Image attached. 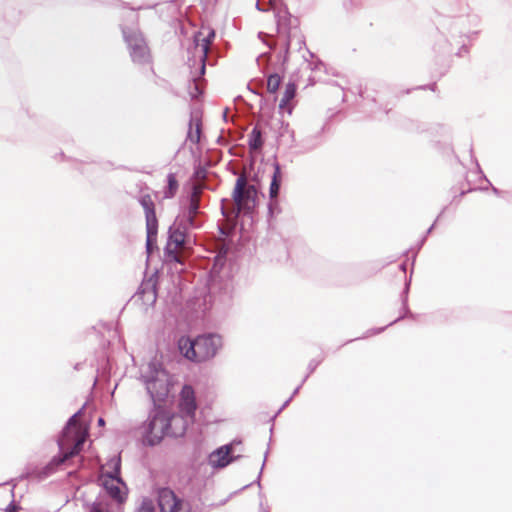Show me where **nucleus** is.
Listing matches in <instances>:
<instances>
[{"label": "nucleus", "mask_w": 512, "mask_h": 512, "mask_svg": "<svg viewBox=\"0 0 512 512\" xmlns=\"http://www.w3.org/2000/svg\"><path fill=\"white\" fill-rule=\"evenodd\" d=\"M265 461H266V458H265V459H264V461H263V464H262L261 470H263V467H264V465H265ZM261 474H262V471H260V472H259V475H258L257 480H256V482L258 483V485H260V477H261Z\"/></svg>", "instance_id": "nucleus-36"}, {"label": "nucleus", "mask_w": 512, "mask_h": 512, "mask_svg": "<svg viewBox=\"0 0 512 512\" xmlns=\"http://www.w3.org/2000/svg\"><path fill=\"white\" fill-rule=\"evenodd\" d=\"M178 187H179V184H178L175 174L169 173L167 175V186L163 192L164 198H166V199L173 198L177 193Z\"/></svg>", "instance_id": "nucleus-21"}, {"label": "nucleus", "mask_w": 512, "mask_h": 512, "mask_svg": "<svg viewBox=\"0 0 512 512\" xmlns=\"http://www.w3.org/2000/svg\"><path fill=\"white\" fill-rule=\"evenodd\" d=\"M278 207V200L277 198L275 199H270V202H269V205H268V209H269V214L272 216L273 213H274V209Z\"/></svg>", "instance_id": "nucleus-31"}, {"label": "nucleus", "mask_w": 512, "mask_h": 512, "mask_svg": "<svg viewBox=\"0 0 512 512\" xmlns=\"http://www.w3.org/2000/svg\"><path fill=\"white\" fill-rule=\"evenodd\" d=\"M186 235L187 232L180 227H176L174 222L169 227L168 240L164 248L165 255L168 259L175 262H180L177 249L184 245Z\"/></svg>", "instance_id": "nucleus-10"}, {"label": "nucleus", "mask_w": 512, "mask_h": 512, "mask_svg": "<svg viewBox=\"0 0 512 512\" xmlns=\"http://www.w3.org/2000/svg\"><path fill=\"white\" fill-rule=\"evenodd\" d=\"M492 191H493V193H494V194H496V195H499V194H500L499 189H498V188H496V187H492Z\"/></svg>", "instance_id": "nucleus-39"}, {"label": "nucleus", "mask_w": 512, "mask_h": 512, "mask_svg": "<svg viewBox=\"0 0 512 512\" xmlns=\"http://www.w3.org/2000/svg\"><path fill=\"white\" fill-rule=\"evenodd\" d=\"M81 412L82 409L74 413L61 431L57 440L59 454L55 455L43 468L42 474L44 476H49L56 472L60 465L79 454L82 450L86 434L81 431L80 427H77V418Z\"/></svg>", "instance_id": "nucleus-2"}, {"label": "nucleus", "mask_w": 512, "mask_h": 512, "mask_svg": "<svg viewBox=\"0 0 512 512\" xmlns=\"http://www.w3.org/2000/svg\"><path fill=\"white\" fill-rule=\"evenodd\" d=\"M434 228V224L427 230V234L431 233L432 229Z\"/></svg>", "instance_id": "nucleus-42"}, {"label": "nucleus", "mask_w": 512, "mask_h": 512, "mask_svg": "<svg viewBox=\"0 0 512 512\" xmlns=\"http://www.w3.org/2000/svg\"><path fill=\"white\" fill-rule=\"evenodd\" d=\"M120 458L114 464V470L107 472L102 479V486L106 494L115 500L117 503H123L126 500V494L123 493L119 487V484L125 486L123 480L120 477Z\"/></svg>", "instance_id": "nucleus-9"}, {"label": "nucleus", "mask_w": 512, "mask_h": 512, "mask_svg": "<svg viewBox=\"0 0 512 512\" xmlns=\"http://www.w3.org/2000/svg\"><path fill=\"white\" fill-rule=\"evenodd\" d=\"M137 512H155L153 500L150 498H144L138 507Z\"/></svg>", "instance_id": "nucleus-27"}, {"label": "nucleus", "mask_w": 512, "mask_h": 512, "mask_svg": "<svg viewBox=\"0 0 512 512\" xmlns=\"http://www.w3.org/2000/svg\"><path fill=\"white\" fill-rule=\"evenodd\" d=\"M280 185H281V168L279 163H274V173L272 176L270 188H269V195L270 199L277 198L279 191H280Z\"/></svg>", "instance_id": "nucleus-19"}, {"label": "nucleus", "mask_w": 512, "mask_h": 512, "mask_svg": "<svg viewBox=\"0 0 512 512\" xmlns=\"http://www.w3.org/2000/svg\"><path fill=\"white\" fill-rule=\"evenodd\" d=\"M262 131L260 128L255 126L250 134L248 135V146L252 151H258L263 146Z\"/></svg>", "instance_id": "nucleus-20"}, {"label": "nucleus", "mask_w": 512, "mask_h": 512, "mask_svg": "<svg viewBox=\"0 0 512 512\" xmlns=\"http://www.w3.org/2000/svg\"><path fill=\"white\" fill-rule=\"evenodd\" d=\"M280 47L283 49V51H279L277 57H278V60L281 62V66L285 69V65L288 62L290 48H286V47H282V46H280Z\"/></svg>", "instance_id": "nucleus-28"}, {"label": "nucleus", "mask_w": 512, "mask_h": 512, "mask_svg": "<svg viewBox=\"0 0 512 512\" xmlns=\"http://www.w3.org/2000/svg\"><path fill=\"white\" fill-rule=\"evenodd\" d=\"M400 269L405 272L406 271V264L405 263L401 264L400 265Z\"/></svg>", "instance_id": "nucleus-40"}, {"label": "nucleus", "mask_w": 512, "mask_h": 512, "mask_svg": "<svg viewBox=\"0 0 512 512\" xmlns=\"http://www.w3.org/2000/svg\"><path fill=\"white\" fill-rule=\"evenodd\" d=\"M124 40L128 46L130 57L134 63L146 64L151 60L147 43L138 29L122 28Z\"/></svg>", "instance_id": "nucleus-7"}, {"label": "nucleus", "mask_w": 512, "mask_h": 512, "mask_svg": "<svg viewBox=\"0 0 512 512\" xmlns=\"http://www.w3.org/2000/svg\"><path fill=\"white\" fill-rule=\"evenodd\" d=\"M269 55H270L269 53H263V54H261V55L259 56L258 60H259L260 58H264V57L269 56Z\"/></svg>", "instance_id": "nucleus-41"}, {"label": "nucleus", "mask_w": 512, "mask_h": 512, "mask_svg": "<svg viewBox=\"0 0 512 512\" xmlns=\"http://www.w3.org/2000/svg\"><path fill=\"white\" fill-rule=\"evenodd\" d=\"M157 231L158 224L153 225V228H151L149 225H146V251L148 254L152 253L154 244L156 243Z\"/></svg>", "instance_id": "nucleus-23"}, {"label": "nucleus", "mask_w": 512, "mask_h": 512, "mask_svg": "<svg viewBox=\"0 0 512 512\" xmlns=\"http://www.w3.org/2000/svg\"><path fill=\"white\" fill-rule=\"evenodd\" d=\"M319 364H320V360L312 359L308 364L307 375H310L311 373H313Z\"/></svg>", "instance_id": "nucleus-29"}, {"label": "nucleus", "mask_w": 512, "mask_h": 512, "mask_svg": "<svg viewBox=\"0 0 512 512\" xmlns=\"http://www.w3.org/2000/svg\"><path fill=\"white\" fill-rule=\"evenodd\" d=\"M384 329H385V327H382V328L373 330L372 333L367 332V336L378 334V333L382 332Z\"/></svg>", "instance_id": "nucleus-35"}, {"label": "nucleus", "mask_w": 512, "mask_h": 512, "mask_svg": "<svg viewBox=\"0 0 512 512\" xmlns=\"http://www.w3.org/2000/svg\"><path fill=\"white\" fill-rule=\"evenodd\" d=\"M201 117L198 111H192L190 115L188 139L193 143L200 141L201 135Z\"/></svg>", "instance_id": "nucleus-15"}, {"label": "nucleus", "mask_w": 512, "mask_h": 512, "mask_svg": "<svg viewBox=\"0 0 512 512\" xmlns=\"http://www.w3.org/2000/svg\"><path fill=\"white\" fill-rule=\"evenodd\" d=\"M199 195H200V190L197 188V187H193L192 189V193L190 195V198H189V204H188V207L185 211H183V213L189 215V216H192L196 219H199V215H200V212H199Z\"/></svg>", "instance_id": "nucleus-17"}, {"label": "nucleus", "mask_w": 512, "mask_h": 512, "mask_svg": "<svg viewBox=\"0 0 512 512\" xmlns=\"http://www.w3.org/2000/svg\"><path fill=\"white\" fill-rule=\"evenodd\" d=\"M167 418L169 421V426L167 427V436L174 438L183 436L189 423L191 422L189 418L181 413L171 414L167 411Z\"/></svg>", "instance_id": "nucleus-12"}, {"label": "nucleus", "mask_w": 512, "mask_h": 512, "mask_svg": "<svg viewBox=\"0 0 512 512\" xmlns=\"http://www.w3.org/2000/svg\"><path fill=\"white\" fill-rule=\"evenodd\" d=\"M90 512H104L102 509V504L98 501V499L92 503Z\"/></svg>", "instance_id": "nucleus-30"}, {"label": "nucleus", "mask_w": 512, "mask_h": 512, "mask_svg": "<svg viewBox=\"0 0 512 512\" xmlns=\"http://www.w3.org/2000/svg\"><path fill=\"white\" fill-rule=\"evenodd\" d=\"M464 51H465V50H461V49H460V51H459V53H458V54H459V55H461V53H464Z\"/></svg>", "instance_id": "nucleus-45"}, {"label": "nucleus", "mask_w": 512, "mask_h": 512, "mask_svg": "<svg viewBox=\"0 0 512 512\" xmlns=\"http://www.w3.org/2000/svg\"><path fill=\"white\" fill-rule=\"evenodd\" d=\"M409 285H410V282H406L405 284V288L402 292V295H401V298H402V309L404 311V314L400 315L397 319H395L394 321L390 322L388 324V326L396 323L397 321L403 319L404 317H411L413 318V314L409 311V308H408V291H409Z\"/></svg>", "instance_id": "nucleus-22"}, {"label": "nucleus", "mask_w": 512, "mask_h": 512, "mask_svg": "<svg viewBox=\"0 0 512 512\" xmlns=\"http://www.w3.org/2000/svg\"><path fill=\"white\" fill-rule=\"evenodd\" d=\"M308 377H309V375H306V376L303 378V380H302V382L300 383V385H298V386L294 389V391H293V393H292V395H291L290 397H292V398H293L295 395H297V394H298V392H299L300 388H301V387H302V385L306 382V380L308 379Z\"/></svg>", "instance_id": "nucleus-32"}, {"label": "nucleus", "mask_w": 512, "mask_h": 512, "mask_svg": "<svg viewBox=\"0 0 512 512\" xmlns=\"http://www.w3.org/2000/svg\"><path fill=\"white\" fill-rule=\"evenodd\" d=\"M97 423H98L99 426H104L105 425V421H104V419L102 417H100L98 419Z\"/></svg>", "instance_id": "nucleus-38"}, {"label": "nucleus", "mask_w": 512, "mask_h": 512, "mask_svg": "<svg viewBox=\"0 0 512 512\" xmlns=\"http://www.w3.org/2000/svg\"><path fill=\"white\" fill-rule=\"evenodd\" d=\"M435 87H436V84H435V83H433V84H431V85H429V86H420L419 88H420V89H426V88H429V89H431V90H433V91H434V90H435Z\"/></svg>", "instance_id": "nucleus-37"}, {"label": "nucleus", "mask_w": 512, "mask_h": 512, "mask_svg": "<svg viewBox=\"0 0 512 512\" xmlns=\"http://www.w3.org/2000/svg\"><path fill=\"white\" fill-rule=\"evenodd\" d=\"M159 512H191V503L178 497L169 487H160L156 491Z\"/></svg>", "instance_id": "nucleus-8"}, {"label": "nucleus", "mask_w": 512, "mask_h": 512, "mask_svg": "<svg viewBox=\"0 0 512 512\" xmlns=\"http://www.w3.org/2000/svg\"><path fill=\"white\" fill-rule=\"evenodd\" d=\"M296 85L294 83H288L285 87L284 95L279 103V108L284 110L287 104L295 97Z\"/></svg>", "instance_id": "nucleus-24"}, {"label": "nucleus", "mask_w": 512, "mask_h": 512, "mask_svg": "<svg viewBox=\"0 0 512 512\" xmlns=\"http://www.w3.org/2000/svg\"><path fill=\"white\" fill-rule=\"evenodd\" d=\"M223 117H224V119L226 120V117H227V110H226V111H224V113H223Z\"/></svg>", "instance_id": "nucleus-43"}, {"label": "nucleus", "mask_w": 512, "mask_h": 512, "mask_svg": "<svg viewBox=\"0 0 512 512\" xmlns=\"http://www.w3.org/2000/svg\"><path fill=\"white\" fill-rule=\"evenodd\" d=\"M189 68H190L191 81H192V85L189 87V93H190L192 98H196L200 94H202V90L200 88V85H199L198 81L203 76L197 75V73L199 71V64L198 63H193L192 62V67H189Z\"/></svg>", "instance_id": "nucleus-18"}, {"label": "nucleus", "mask_w": 512, "mask_h": 512, "mask_svg": "<svg viewBox=\"0 0 512 512\" xmlns=\"http://www.w3.org/2000/svg\"><path fill=\"white\" fill-rule=\"evenodd\" d=\"M231 445H224L209 455V464L215 468H224L233 461L230 457Z\"/></svg>", "instance_id": "nucleus-13"}, {"label": "nucleus", "mask_w": 512, "mask_h": 512, "mask_svg": "<svg viewBox=\"0 0 512 512\" xmlns=\"http://www.w3.org/2000/svg\"><path fill=\"white\" fill-rule=\"evenodd\" d=\"M139 203L144 209L146 225L153 228V225L158 224L155 212V204L149 194H144L139 197Z\"/></svg>", "instance_id": "nucleus-14"}, {"label": "nucleus", "mask_w": 512, "mask_h": 512, "mask_svg": "<svg viewBox=\"0 0 512 512\" xmlns=\"http://www.w3.org/2000/svg\"><path fill=\"white\" fill-rule=\"evenodd\" d=\"M16 511V506L14 505L13 502H11L8 507L6 508V512H15Z\"/></svg>", "instance_id": "nucleus-34"}, {"label": "nucleus", "mask_w": 512, "mask_h": 512, "mask_svg": "<svg viewBox=\"0 0 512 512\" xmlns=\"http://www.w3.org/2000/svg\"><path fill=\"white\" fill-rule=\"evenodd\" d=\"M138 293L142 294L143 299L147 302L154 303L156 301V290L154 286H152L151 288L148 289V291H146L142 285Z\"/></svg>", "instance_id": "nucleus-26"}, {"label": "nucleus", "mask_w": 512, "mask_h": 512, "mask_svg": "<svg viewBox=\"0 0 512 512\" xmlns=\"http://www.w3.org/2000/svg\"><path fill=\"white\" fill-rule=\"evenodd\" d=\"M196 409L194 389L190 385H184L180 392L179 413L185 415L190 421H194Z\"/></svg>", "instance_id": "nucleus-11"}, {"label": "nucleus", "mask_w": 512, "mask_h": 512, "mask_svg": "<svg viewBox=\"0 0 512 512\" xmlns=\"http://www.w3.org/2000/svg\"><path fill=\"white\" fill-rule=\"evenodd\" d=\"M214 37V30H209L206 36L197 32L194 34L191 44L187 47V64L192 67V62L198 63L199 71L197 75L199 76L205 74L207 54Z\"/></svg>", "instance_id": "nucleus-6"}, {"label": "nucleus", "mask_w": 512, "mask_h": 512, "mask_svg": "<svg viewBox=\"0 0 512 512\" xmlns=\"http://www.w3.org/2000/svg\"><path fill=\"white\" fill-rule=\"evenodd\" d=\"M461 50H465V52L467 51V48L465 46H462L461 47Z\"/></svg>", "instance_id": "nucleus-44"}, {"label": "nucleus", "mask_w": 512, "mask_h": 512, "mask_svg": "<svg viewBox=\"0 0 512 512\" xmlns=\"http://www.w3.org/2000/svg\"><path fill=\"white\" fill-rule=\"evenodd\" d=\"M291 400H292V397H289V398H288V399L283 403V405L279 408V410L277 411V413L274 415L273 419H274V418H275L279 413H281V411H282L283 409H285V408L288 406V404L290 403V401H291Z\"/></svg>", "instance_id": "nucleus-33"}, {"label": "nucleus", "mask_w": 512, "mask_h": 512, "mask_svg": "<svg viewBox=\"0 0 512 512\" xmlns=\"http://www.w3.org/2000/svg\"><path fill=\"white\" fill-rule=\"evenodd\" d=\"M179 350L185 358L194 362H205L214 358L223 346L222 337L208 333L195 339L182 337L178 342Z\"/></svg>", "instance_id": "nucleus-4"}, {"label": "nucleus", "mask_w": 512, "mask_h": 512, "mask_svg": "<svg viewBox=\"0 0 512 512\" xmlns=\"http://www.w3.org/2000/svg\"><path fill=\"white\" fill-rule=\"evenodd\" d=\"M140 380L153 403L148 419L142 427L143 441L149 446H155L167 436V427L169 426L167 410L161 405L169 395V374L162 363L152 360L141 368Z\"/></svg>", "instance_id": "nucleus-1"}, {"label": "nucleus", "mask_w": 512, "mask_h": 512, "mask_svg": "<svg viewBox=\"0 0 512 512\" xmlns=\"http://www.w3.org/2000/svg\"><path fill=\"white\" fill-rule=\"evenodd\" d=\"M256 193L253 185L247 186V178L245 175H241L237 178L236 184L233 191V201L231 208L226 206L228 200H221V214L226 221L231 225V228H225L221 225L218 226V230L221 235L228 236L231 230L235 227L237 218L240 213L249 214L254 207L255 199L254 194Z\"/></svg>", "instance_id": "nucleus-3"}, {"label": "nucleus", "mask_w": 512, "mask_h": 512, "mask_svg": "<svg viewBox=\"0 0 512 512\" xmlns=\"http://www.w3.org/2000/svg\"><path fill=\"white\" fill-rule=\"evenodd\" d=\"M174 223L176 224V227H180L187 233L189 230L197 229L202 225V222L199 219L189 216L183 212L175 218Z\"/></svg>", "instance_id": "nucleus-16"}, {"label": "nucleus", "mask_w": 512, "mask_h": 512, "mask_svg": "<svg viewBox=\"0 0 512 512\" xmlns=\"http://www.w3.org/2000/svg\"><path fill=\"white\" fill-rule=\"evenodd\" d=\"M282 78L279 74L273 73L268 76L267 79V90L268 92L274 94L277 92L280 84H281Z\"/></svg>", "instance_id": "nucleus-25"}, {"label": "nucleus", "mask_w": 512, "mask_h": 512, "mask_svg": "<svg viewBox=\"0 0 512 512\" xmlns=\"http://www.w3.org/2000/svg\"><path fill=\"white\" fill-rule=\"evenodd\" d=\"M277 26V40L272 44H268L269 48L282 46L290 48L293 41H296L298 49L305 45V40L299 29L298 18L293 17L286 8H279L275 13Z\"/></svg>", "instance_id": "nucleus-5"}, {"label": "nucleus", "mask_w": 512, "mask_h": 512, "mask_svg": "<svg viewBox=\"0 0 512 512\" xmlns=\"http://www.w3.org/2000/svg\"><path fill=\"white\" fill-rule=\"evenodd\" d=\"M288 112L291 113L292 109L290 107L287 108Z\"/></svg>", "instance_id": "nucleus-46"}]
</instances>
